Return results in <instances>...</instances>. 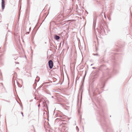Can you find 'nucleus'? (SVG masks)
<instances>
[{
	"label": "nucleus",
	"mask_w": 132,
	"mask_h": 132,
	"mask_svg": "<svg viewBox=\"0 0 132 132\" xmlns=\"http://www.w3.org/2000/svg\"><path fill=\"white\" fill-rule=\"evenodd\" d=\"M48 65L50 69L52 68L53 66V61L52 60H50L48 62Z\"/></svg>",
	"instance_id": "f257e3e1"
},
{
	"label": "nucleus",
	"mask_w": 132,
	"mask_h": 132,
	"mask_svg": "<svg viewBox=\"0 0 132 132\" xmlns=\"http://www.w3.org/2000/svg\"><path fill=\"white\" fill-rule=\"evenodd\" d=\"M1 6L3 10L4 9L5 7V0H2Z\"/></svg>",
	"instance_id": "f03ea898"
},
{
	"label": "nucleus",
	"mask_w": 132,
	"mask_h": 132,
	"mask_svg": "<svg viewBox=\"0 0 132 132\" xmlns=\"http://www.w3.org/2000/svg\"><path fill=\"white\" fill-rule=\"evenodd\" d=\"M54 38L56 40H57L60 39V37L59 36L55 35V36Z\"/></svg>",
	"instance_id": "7ed1b4c3"
},
{
	"label": "nucleus",
	"mask_w": 132,
	"mask_h": 132,
	"mask_svg": "<svg viewBox=\"0 0 132 132\" xmlns=\"http://www.w3.org/2000/svg\"><path fill=\"white\" fill-rule=\"evenodd\" d=\"M96 24V19H95L94 18L93 26V27H95Z\"/></svg>",
	"instance_id": "20e7f679"
},
{
	"label": "nucleus",
	"mask_w": 132,
	"mask_h": 132,
	"mask_svg": "<svg viewBox=\"0 0 132 132\" xmlns=\"http://www.w3.org/2000/svg\"><path fill=\"white\" fill-rule=\"evenodd\" d=\"M45 115H46L47 117L48 116V114L47 112L46 111H45L43 113V116L45 117Z\"/></svg>",
	"instance_id": "39448f33"
},
{
	"label": "nucleus",
	"mask_w": 132,
	"mask_h": 132,
	"mask_svg": "<svg viewBox=\"0 0 132 132\" xmlns=\"http://www.w3.org/2000/svg\"><path fill=\"white\" fill-rule=\"evenodd\" d=\"M7 37H8V35L7 34L6 36L5 40V45H6L7 44V43H6V41L7 40Z\"/></svg>",
	"instance_id": "423d86ee"
},
{
	"label": "nucleus",
	"mask_w": 132,
	"mask_h": 132,
	"mask_svg": "<svg viewBox=\"0 0 132 132\" xmlns=\"http://www.w3.org/2000/svg\"><path fill=\"white\" fill-rule=\"evenodd\" d=\"M100 28L102 30V31H104V28L103 27L100 26Z\"/></svg>",
	"instance_id": "0eeeda50"
},
{
	"label": "nucleus",
	"mask_w": 132,
	"mask_h": 132,
	"mask_svg": "<svg viewBox=\"0 0 132 132\" xmlns=\"http://www.w3.org/2000/svg\"><path fill=\"white\" fill-rule=\"evenodd\" d=\"M93 55H96L97 56H98L99 55L98 53L94 54Z\"/></svg>",
	"instance_id": "6e6552de"
},
{
	"label": "nucleus",
	"mask_w": 132,
	"mask_h": 132,
	"mask_svg": "<svg viewBox=\"0 0 132 132\" xmlns=\"http://www.w3.org/2000/svg\"><path fill=\"white\" fill-rule=\"evenodd\" d=\"M18 86L19 87H21V85H20V84L19 85L18 84Z\"/></svg>",
	"instance_id": "1a4fd4ad"
},
{
	"label": "nucleus",
	"mask_w": 132,
	"mask_h": 132,
	"mask_svg": "<svg viewBox=\"0 0 132 132\" xmlns=\"http://www.w3.org/2000/svg\"><path fill=\"white\" fill-rule=\"evenodd\" d=\"M21 113L22 114V116H23V113L22 112H21Z\"/></svg>",
	"instance_id": "9d476101"
},
{
	"label": "nucleus",
	"mask_w": 132,
	"mask_h": 132,
	"mask_svg": "<svg viewBox=\"0 0 132 132\" xmlns=\"http://www.w3.org/2000/svg\"><path fill=\"white\" fill-rule=\"evenodd\" d=\"M29 32H27L26 33V34H28L29 33Z\"/></svg>",
	"instance_id": "9b49d317"
},
{
	"label": "nucleus",
	"mask_w": 132,
	"mask_h": 132,
	"mask_svg": "<svg viewBox=\"0 0 132 132\" xmlns=\"http://www.w3.org/2000/svg\"><path fill=\"white\" fill-rule=\"evenodd\" d=\"M38 78V81H39V77H37V78Z\"/></svg>",
	"instance_id": "f8f14e48"
},
{
	"label": "nucleus",
	"mask_w": 132,
	"mask_h": 132,
	"mask_svg": "<svg viewBox=\"0 0 132 132\" xmlns=\"http://www.w3.org/2000/svg\"><path fill=\"white\" fill-rule=\"evenodd\" d=\"M93 69H95L96 68L95 67H93L92 68Z\"/></svg>",
	"instance_id": "ddd939ff"
},
{
	"label": "nucleus",
	"mask_w": 132,
	"mask_h": 132,
	"mask_svg": "<svg viewBox=\"0 0 132 132\" xmlns=\"http://www.w3.org/2000/svg\"><path fill=\"white\" fill-rule=\"evenodd\" d=\"M1 84L2 86L3 85V84L2 83H1Z\"/></svg>",
	"instance_id": "4468645a"
},
{
	"label": "nucleus",
	"mask_w": 132,
	"mask_h": 132,
	"mask_svg": "<svg viewBox=\"0 0 132 132\" xmlns=\"http://www.w3.org/2000/svg\"><path fill=\"white\" fill-rule=\"evenodd\" d=\"M86 73H85V76H85H85H86Z\"/></svg>",
	"instance_id": "2eb2a0df"
},
{
	"label": "nucleus",
	"mask_w": 132,
	"mask_h": 132,
	"mask_svg": "<svg viewBox=\"0 0 132 132\" xmlns=\"http://www.w3.org/2000/svg\"><path fill=\"white\" fill-rule=\"evenodd\" d=\"M40 104L38 105V107H39V106H40Z\"/></svg>",
	"instance_id": "dca6fc26"
},
{
	"label": "nucleus",
	"mask_w": 132,
	"mask_h": 132,
	"mask_svg": "<svg viewBox=\"0 0 132 132\" xmlns=\"http://www.w3.org/2000/svg\"><path fill=\"white\" fill-rule=\"evenodd\" d=\"M93 65V64H92L91 65V66H92Z\"/></svg>",
	"instance_id": "f3484780"
},
{
	"label": "nucleus",
	"mask_w": 132,
	"mask_h": 132,
	"mask_svg": "<svg viewBox=\"0 0 132 132\" xmlns=\"http://www.w3.org/2000/svg\"><path fill=\"white\" fill-rule=\"evenodd\" d=\"M17 63L19 64V63L18 62H17Z\"/></svg>",
	"instance_id": "a211bd4d"
},
{
	"label": "nucleus",
	"mask_w": 132,
	"mask_h": 132,
	"mask_svg": "<svg viewBox=\"0 0 132 132\" xmlns=\"http://www.w3.org/2000/svg\"><path fill=\"white\" fill-rule=\"evenodd\" d=\"M78 128V127L77 126L76 127V128Z\"/></svg>",
	"instance_id": "6ab92c4d"
},
{
	"label": "nucleus",
	"mask_w": 132,
	"mask_h": 132,
	"mask_svg": "<svg viewBox=\"0 0 132 132\" xmlns=\"http://www.w3.org/2000/svg\"><path fill=\"white\" fill-rule=\"evenodd\" d=\"M53 97H53V96H52V98H53Z\"/></svg>",
	"instance_id": "aec40b11"
},
{
	"label": "nucleus",
	"mask_w": 132,
	"mask_h": 132,
	"mask_svg": "<svg viewBox=\"0 0 132 132\" xmlns=\"http://www.w3.org/2000/svg\"><path fill=\"white\" fill-rule=\"evenodd\" d=\"M34 37L32 39H34Z\"/></svg>",
	"instance_id": "412c9836"
},
{
	"label": "nucleus",
	"mask_w": 132,
	"mask_h": 132,
	"mask_svg": "<svg viewBox=\"0 0 132 132\" xmlns=\"http://www.w3.org/2000/svg\"><path fill=\"white\" fill-rule=\"evenodd\" d=\"M42 86H41V87H40V88L41 87H42Z\"/></svg>",
	"instance_id": "4be33fe9"
},
{
	"label": "nucleus",
	"mask_w": 132,
	"mask_h": 132,
	"mask_svg": "<svg viewBox=\"0 0 132 132\" xmlns=\"http://www.w3.org/2000/svg\"><path fill=\"white\" fill-rule=\"evenodd\" d=\"M7 26H8V24H7Z\"/></svg>",
	"instance_id": "5701e85b"
},
{
	"label": "nucleus",
	"mask_w": 132,
	"mask_h": 132,
	"mask_svg": "<svg viewBox=\"0 0 132 132\" xmlns=\"http://www.w3.org/2000/svg\"><path fill=\"white\" fill-rule=\"evenodd\" d=\"M30 28H29V29H30Z\"/></svg>",
	"instance_id": "b1692460"
}]
</instances>
